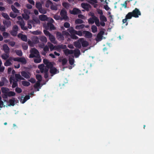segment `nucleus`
<instances>
[{
  "instance_id": "obj_1",
  "label": "nucleus",
  "mask_w": 154,
  "mask_h": 154,
  "mask_svg": "<svg viewBox=\"0 0 154 154\" xmlns=\"http://www.w3.org/2000/svg\"><path fill=\"white\" fill-rule=\"evenodd\" d=\"M92 18H90L88 19V22L89 24H92L95 23L97 26H100V21L99 19L94 14L91 15Z\"/></svg>"
},
{
  "instance_id": "obj_2",
  "label": "nucleus",
  "mask_w": 154,
  "mask_h": 154,
  "mask_svg": "<svg viewBox=\"0 0 154 154\" xmlns=\"http://www.w3.org/2000/svg\"><path fill=\"white\" fill-rule=\"evenodd\" d=\"M60 15L61 16L60 20H67L69 18L67 16V12L64 8L62 9L60 11Z\"/></svg>"
},
{
  "instance_id": "obj_3",
  "label": "nucleus",
  "mask_w": 154,
  "mask_h": 154,
  "mask_svg": "<svg viewBox=\"0 0 154 154\" xmlns=\"http://www.w3.org/2000/svg\"><path fill=\"white\" fill-rule=\"evenodd\" d=\"M13 81V84L12 86V88H14L16 87H17L18 86L17 83L18 81L17 79H15L14 77H10L9 81L10 84L12 83Z\"/></svg>"
},
{
  "instance_id": "obj_4",
  "label": "nucleus",
  "mask_w": 154,
  "mask_h": 154,
  "mask_svg": "<svg viewBox=\"0 0 154 154\" xmlns=\"http://www.w3.org/2000/svg\"><path fill=\"white\" fill-rule=\"evenodd\" d=\"M73 30V27H70L67 30L70 33V36L71 38L73 39H77L78 38L77 36L75 35V33L72 32V31Z\"/></svg>"
},
{
  "instance_id": "obj_5",
  "label": "nucleus",
  "mask_w": 154,
  "mask_h": 154,
  "mask_svg": "<svg viewBox=\"0 0 154 154\" xmlns=\"http://www.w3.org/2000/svg\"><path fill=\"white\" fill-rule=\"evenodd\" d=\"M18 30V26L17 25H15L13 26L12 30L10 32V33L12 35L15 36H16L17 35Z\"/></svg>"
},
{
  "instance_id": "obj_6",
  "label": "nucleus",
  "mask_w": 154,
  "mask_h": 154,
  "mask_svg": "<svg viewBox=\"0 0 154 154\" xmlns=\"http://www.w3.org/2000/svg\"><path fill=\"white\" fill-rule=\"evenodd\" d=\"M133 17L135 18H137L139 17V16L141 15V13L139 10L137 8H135L132 12H131Z\"/></svg>"
},
{
  "instance_id": "obj_7",
  "label": "nucleus",
  "mask_w": 154,
  "mask_h": 154,
  "mask_svg": "<svg viewBox=\"0 0 154 154\" xmlns=\"http://www.w3.org/2000/svg\"><path fill=\"white\" fill-rule=\"evenodd\" d=\"M46 29L48 30L49 29L50 31L56 29V28L54 25L51 23L48 22L47 24L45 26Z\"/></svg>"
},
{
  "instance_id": "obj_8",
  "label": "nucleus",
  "mask_w": 154,
  "mask_h": 154,
  "mask_svg": "<svg viewBox=\"0 0 154 154\" xmlns=\"http://www.w3.org/2000/svg\"><path fill=\"white\" fill-rule=\"evenodd\" d=\"M69 12L71 14L73 15H76L81 13V11L76 8H74L72 11L70 10Z\"/></svg>"
},
{
  "instance_id": "obj_9",
  "label": "nucleus",
  "mask_w": 154,
  "mask_h": 154,
  "mask_svg": "<svg viewBox=\"0 0 154 154\" xmlns=\"http://www.w3.org/2000/svg\"><path fill=\"white\" fill-rule=\"evenodd\" d=\"M81 42V38L78 39L77 41L75 42H74L73 44L74 46L76 48H77L79 49L81 48L82 47Z\"/></svg>"
},
{
  "instance_id": "obj_10",
  "label": "nucleus",
  "mask_w": 154,
  "mask_h": 154,
  "mask_svg": "<svg viewBox=\"0 0 154 154\" xmlns=\"http://www.w3.org/2000/svg\"><path fill=\"white\" fill-rule=\"evenodd\" d=\"M81 6L83 8L87 11H89V8H91V6L90 4L86 3H82L81 4Z\"/></svg>"
},
{
  "instance_id": "obj_11",
  "label": "nucleus",
  "mask_w": 154,
  "mask_h": 154,
  "mask_svg": "<svg viewBox=\"0 0 154 154\" xmlns=\"http://www.w3.org/2000/svg\"><path fill=\"white\" fill-rule=\"evenodd\" d=\"M83 34L85 35V37L86 38H90L92 36V34L90 32L87 31H83Z\"/></svg>"
},
{
  "instance_id": "obj_12",
  "label": "nucleus",
  "mask_w": 154,
  "mask_h": 154,
  "mask_svg": "<svg viewBox=\"0 0 154 154\" xmlns=\"http://www.w3.org/2000/svg\"><path fill=\"white\" fill-rule=\"evenodd\" d=\"M18 22V24L20 26L22 29L23 30H26L28 29L27 27L25 26V23L23 21H19Z\"/></svg>"
},
{
  "instance_id": "obj_13",
  "label": "nucleus",
  "mask_w": 154,
  "mask_h": 154,
  "mask_svg": "<svg viewBox=\"0 0 154 154\" xmlns=\"http://www.w3.org/2000/svg\"><path fill=\"white\" fill-rule=\"evenodd\" d=\"M57 37L59 40H64V37L62 34L60 32H57L56 33Z\"/></svg>"
},
{
  "instance_id": "obj_14",
  "label": "nucleus",
  "mask_w": 154,
  "mask_h": 154,
  "mask_svg": "<svg viewBox=\"0 0 154 154\" xmlns=\"http://www.w3.org/2000/svg\"><path fill=\"white\" fill-rule=\"evenodd\" d=\"M17 61L21 62L24 64H26L27 63L26 60L24 57H17Z\"/></svg>"
},
{
  "instance_id": "obj_15",
  "label": "nucleus",
  "mask_w": 154,
  "mask_h": 154,
  "mask_svg": "<svg viewBox=\"0 0 154 154\" xmlns=\"http://www.w3.org/2000/svg\"><path fill=\"white\" fill-rule=\"evenodd\" d=\"M81 46L83 47H87L89 45L88 42L86 40H85L83 38H81Z\"/></svg>"
},
{
  "instance_id": "obj_16",
  "label": "nucleus",
  "mask_w": 154,
  "mask_h": 154,
  "mask_svg": "<svg viewBox=\"0 0 154 154\" xmlns=\"http://www.w3.org/2000/svg\"><path fill=\"white\" fill-rule=\"evenodd\" d=\"M3 50L5 53L9 54L10 49L7 44H4L3 46Z\"/></svg>"
},
{
  "instance_id": "obj_17",
  "label": "nucleus",
  "mask_w": 154,
  "mask_h": 154,
  "mask_svg": "<svg viewBox=\"0 0 154 154\" xmlns=\"http://www.w3.org/2000/svg\"><path fill=\"white\" fill-rule=\"evenodd\" d=\"M21 73L22 76L26 79H29L30 77L29 72H27L25 71H22Z\"/></svg>"
},
{
  "instance_id": "obj_18",
  "label": "nucleus",
  "mask_w": 154,
  "mask_h": 154,
  "mask_svg": "<svg viewBox=\"0 0 154 154\" xmlns=\"http://www.w3.org/2000/svg\"><path fill=\"white\" fill-rule=\"evenodd\" d=\"M58 60L59 62L62 63V64L63 66H64L66 65L68 61L67 60L66 58L62 59L60 58L58 59Z\"/></svg>"
},
{
  "instance_id": "obj_19",
  "label": "nucleus",
  "mask_w": 154,
  "mask_h": 154,
  "mask_svg": "<svg viewBox=\"0 0 154 154\" xmlns=\"http://www.w3.org/2000/svg\"><path fill=\"white\" fill-rule=\"evenodd\" d=\"M31 52L33 53L35 55V54L36 56L38 57L39 56V52L38 50L35 48H32L31 49Z\"/></svg>"
},
{
  "instance_id": "obj_20",
  "label": "nucleus",
  "mask_w": 154,
  "mask_h": 154,
  "mask_svg": "<svg viewBox=\"0 0 154 154\" xmlns=\"http://www.w3.org/2000/svg\"><path fill=\"white\" fill-rule=\"evenodd\" d=\"M74 54L75 57H78L79 55L81 54L80 50L78 49H75L74 50Z\"/></svg>"
},
{
  "instance_id": "obj_21",
  "label": "nucleus",
  "mask_w": 154,
  "mask_h": 154,
  "mask_svg": "<svg viewBox=\"0 0 154 154\" xmlns=\"http://www.w3.org/2000/svg\"><path fill=\"white\" fill-rule=\"evenodd\" d=\"M57 70L55 67H53L51 68L50 69V72L51 73L55 74L57 73Z\"/></svg>"
},
{
  "instance_id": "obj_22",
  "label": "nucleus",
  "mask_w": 154,
  "mask_h": 154,
  "mask_svg": "<svg viewBox=\"0 0 154 154\" xmlns=\"http://www.w3.org/2000/svg\"><path fill=\"white\" fill-rule=\"evenodd\" d=\"M8 82L5 77H2L1 79V81H0V86L2 87L4 85L5 83Z\"/></svg>"
},
{
  "instance_id": "obj_23",
  "label": "nucleus",
  "mask_w": 154,
  "mask_h": 154,
  "mask_svg": "<svg viewBox=\"0 0 154 154\" xmlns=\"http://www.w3.org/2000/svg\"><path fill=\"white\" fill-rule=\"evenodd\" d=\"M20 35H21V39L22 41L26 42L27 41V37L26 35H23L21 34L20 33L18 34V36L19 37Z\"/></svg>"
},
{
  "instance_id": "obj_24",
  "label": "nucleus",
  "mask_w": 154,
  "mask_h": 154,
  "mask_svg": "<svg viewBox=\"0 0 154 154\" xmlns=\"http://www.w3.org/2000/svg\"><path fill=\"white\" fill-rule=\"evenodd\" d=\"M38 68L40 69L41 73H43L45 71V65L44 64H42L38 66Z\"/></svg>"
},
{
  "instance_id": "obj_25",
  "label": "nucleus",
  "mask_w": 154,
  "mask_h": 154,
  "mask_svg": "<svg viewBox=\"0 0 154 154\" xmlns=\"http://www.w3.org/2000/svg\"><path fill=\"white\" fill-rule=\"evenodd\" d=\"M3 23L4 26H6L7 28L10 26L11 25V22L10 21L4 20Z\"/></svg>"
},
{
  "instance_id": "obj_26",
  "label": "nucleus",
  "mask_w": 154,
  "mask_h": 154,
  "mask_svg": "<svg viewBox=\"0 0 154 154\" xmlns=\"http://www.w3.org/2000/svg\"><path fill=\"white\" fill-rule=\"evenodd\" d=\"M72 31H73L72 32L75 33L76 35H77L80 36H82V35L83 32H82L81 31H77L73 28V30Z\"/></svg>"
},
{
  "instance_id": "obj_27",
  "label": "nucleus",
  "mask_w": 154,
  "mask_h": 154,
  "mask_svg": "<svg viewBox=\"0 0 154 154\" xmlns=\"http://www.w3.org/2000/svg\"><path fill=\"white\" fill-rule=\"evenodd\" d=\"M62 5L63 7L67 9H68L70 7V4L67 2H63L62 3Z\"/></svg>"
},
{
  "instance_id": "obj_28",
  "label": "nucleus",
  "mask_w": 154,
  "mask_h": 154,
  "mask_svg": "<svg viewBox=\"0 0 154 154\" xmlns=\"http://www.w3.org/2000/svg\"><path fill=\"white\" fill-rule=\"evenodd\" d=\"M39 18L41 21H45L47 20L48 18L46 15H41L39 16Z\"/></svg>"
},
{
  "instance_id": "obj_29",
  "label": "nucleus",
  "mask_w": 154,
  "mask_h": 154,
  "mask_svg": "<svg viewBox=\"0 0 154 154\" xmlns=\"http://www.w3.org/2000/svg\"><path fill=\"white\" fill-rule=\"evenodd\" d=\"M1 91L2 93L7 94L8 93V91H9V89L7 88L2 87L1 88Z\"/></svg>"
},
{
  "instance_id": "obj_30",
  "label": "nucleus",
  "mask_w": 154,
  "mask_h": 154,
  "mask_svg": "<svg viewBox=\"0 0 154 154\" xmlns=\"http://www.w3.org/2000/svg\"><path fill=\"white\" fill-rule=\"evenodd\" d=\"M48 69L47 68L45 67V71H44V72L45 73L44 75V77L45 79H47L48 77Z\"/></svg>"
},
{
  "instance_id": "obj_31",
  "label": "nucleus",
  "mask_w": 154,
  "mask_h": 154,
  "mask_svg": "<svg viewBox=\"0 0 154 154\" xmlns=\"http://www.w3.org/2000/svg\"><path fill=\"white\" fill-rule=\"evenodd\" d=\"M9 57V54L5 53L4 54L2 55L1 57L2 59L6 60H7Z\"/></svg>"
},
{
  "instance_id": "obj_32",
  "label": "nucleus",
  "mask_w": 154,
  "mask_h": 154,
  "mask_svg": "<svg viewBox=\"0 0 154 154\" xmlns=\"http://www.w3.org/2000/svg\"><path fill=\"white\" fill-rule=\"evenodd\" d=\"M85 26V25L83 24L80 25H76L75 27V29H83Z\"/></svg>"
},
{
  "instance_id": "obj_33",
  "label": "nucleus",
  "mask_w": 154,
  "mask_h": 154,
  "mask_svg": "<svg viewBox=\"0 0 154 154\" xmlns=\"http://www.w3.org/2000/svg\"><path fill=\"white\" fill-rule=\"evenodd\" d=\"M49 39L50 41L52 43H54L55 40V37L51 34L49 36Z\"/></svg>"
},
{
  "instance_id": "obj_34",
  "label": "nucleus",
  "mask_w": 154,
  "mask_h": 154,
  "mask_svg": "<svg viewBox=\"0 0 154 154\" xmlns=\"http://www.w3.org/2000/svg\"><path fill=\"white\" fill-rule=\"evenodd\" d=\"M32 40L34 44H37L39 42V39L37 36L34 37Z\"/></svg>"
},
{
  "instance_id": "obj_35",
  "label": "nucleus",
  "mask_w": 154,
  "mask_h": 154,
  "mask_svg": "<svg viewBox=\"0 0 154 154\" xmlns=\"http://www.w3.org/2000/svg\"><path fill=\"white\" fill-rule=\"evenodd\" d=\"M40 82H41L37 81V82L35 84L34 86V88L35 89H37L38 91H39V89L38 88L40 85Z\"/></svg>"
},
{
  "instance_id": "obj_36",
  "label": "nucleus",
  "mask_w": 154,
  "mask_h": 154,
  "mask_svg": "<svg viewBox=\"0 0 154 154\" xmlns=\"http://www.w3.org/2000/svg\"><path fill=\"white\" fill-rule=\"evenodd\" d=\"M100 19L101 21L106 22L107 21L106 17L104 15H100Z\"/></svg>"
},
{
  "instance_id": "obj_37",
  "label": "nucleus",
  "mask_w": 154,
  "mask_h": 154,
  "mask_svg": "<svg viewBox=\"0 0 154 154\" xmlns=\"http://www.w3.org/2000/svg\"><path fill=\"white\" fill-rule=\"evenodd\" d=\"M36 57H37V58L34 59V62L36 63H40L42 60V59L40 57V55H39V56Z\"/></svg>"
},
{
  "instance_id": "obj_38",
  "label": "nucleus",
  "mask_w": 154,
  "mask_h": 154,
  "mask_svg": "<svg viewBox=\"0 0 154 154\" xmlns=\"http://www.w3.org/2000/svg\"><path fill=\"white\" fill-rule=\"evenodd\" d=\"M40 40L43 42L46 43L47 42V39L46 38L45 36H41L39 38Z\"/></svg>"
},
{
  "instance_id": "obj_39",
  "label": "nucleus",
  "mask_w": 154,
  "mask_h": 154,
  "mask_svg": "<svg viewBox=\"0 0 154 154\" xmlns=\"http://www.w3.org/2000/svg\"><path fill=\"white\" fill-rule=\"evenodd\" d=\"M132 17H133V15L131 12H129L125 16L127 19H131Z\"/></svg>"
},
{
  "instance_id": "obj_40",
  "label": "nucleus",
  "mask_w": 154,
  "mask_h": 154,
  "mask_svg": "<svg viewBox=\"0 0 154 154\" xmlns=\"http://www.w3.org/2000/svg\"><path fill=\"white\" fill-rule=\"evenodd\" d=\"M11 7L12 10L15 13H19V11L18 10L17 8H16L14 5H11Z\"/></svg>"
},
{
  "instance_id": "obj_41",
  "label": "nucleus",
  "mask_w": 154,
  "mask_h": 154,
  "mask_svg": "<svg viewBox=\"0 0 154 154\" xmlns=\"http://www.w3.org/2000/svg\"><path fill=\"white\" fill-rule=\"evenodd\" d=\"M91 29L93 33H95L97 31V28L96 26L93 25L92 26Z\"/></svg>"
},
{
  "instance_id": "obj_42",
  "label": "nucleus",
  "mask_w": 154,
  "mask_h": 154,
  "mask_svg": "<svg viewBox=\"0 0 154 154\" xmlns=\"http://www.w3.org/2000/svg\"><path fill=\"white\" fill-rule=\"evenodd\" d=\"M52 3H53L50 0H48L47 1L45 5V7L47 8H48L49 7L50 5H51Z\"/></svg>"
},
{
  "instance_id": "obj_43",
  "label": "nucleus",
  "mask_w": 154,
  "mask_h": 154,
  "mask_svg": "<svg viewBox=\"0 0 154 154\" xmlns=\"http://www.w3.org/2000/svg\"><path fill=\"white\" fill-rule=\"evenodd\" d=\"M15 52L17 55L20 57H21L22 56V52L21 50H15Z\"/></svg>"
},
{
  "instance_id": "obj_44",
  "label": "nucleus",
  "mask_w": 154,
  "mask_h": 154,
  "mask_svg": "<svg viewBox=\"0 0 154 154\" xmlns=\"http://www.w3.org/2000/svg\"><path fill=\"white\" fill-rule=\"evenodd\" d=\"M22 84L24 86H28L30 85V83L27 81H23L22 82Z\"/></svg>"
},
{
  "instance_id": "obj_45",
  "label": "nucleus",
  "mask_w": 154,
  "mask_h": 154,
  "mask_svg": "<svg viewBox=\"0 0 154 154\" xmlns=\"http://www.w3.org/2000/svg\"><path fill=\"white\" fill-rule=\"evenodd\" d=\"M53 64L51 62H49V63L46 65V68L48 69L49 68L50 69L51 68H52L53 67Z\"/></svg>"
},
{
  "instance_id": "obj_46",
  "label": "nucleus",
  "mask_w": 154,
  "mask_h": 154,
  "mask_svg": "<svg viewBox=\"0 0 154 154\" xmlns=\"http://www.w3.org/2000/svg\"><path fill=\"white\" fill-rule=\"evenodd\" d=\"M15 77L16 78L15 79H20V80H23L24 79L19 74H15Z\"/></svg>"
},
{
  "instance_id": "obj_47",
  "label": "nucleus",
  "mask_w": 154,
  "mask_h": 154,
  "mask_svg": "<svg viewBox=\"0 0 154 154\" xmlns=\"http://www.w3.org/2000/svg\"><path fill=\"white\" fill-rule=\"evenodd\" d=\"M75 24H82L84 23V21L80 19H77L75 20Z\"/></svg>"
},
{
  "instance_id": "obj_48",
  "label": "nucleus",
  "mask_w": 154,
  "mask_h": 154,
  "mask_svg": "<svg viewBox=\"0 0 154 154\" xmlns=\"http://www.w3.org/2000/svg\"><path fill=\"white\" fill-rule=\"evenodd\" d=\"M15 94V93L14 91H8V97L14 96Z\"/></svg>"
},
{
  "instance_id": "obj_49",
  "label": "nucleus",
  "mask_w": 154,
  "mask_h": 154,
  "mask_svg": "<svg viewBox=\"0 0 154 154\" xmlns=\"http://www.w3.org/2000/svg\"><path fill=\"white\" fill-rule=\"evenodd\" d=\"M36 78L38 80L37 81L41 82L42 80V77L41 75L39 74H37L36 75Z\"/></svg>"
},
{
  "instance_id": "obj_50",
  "label": "nucleus",
  "mask_w": 154,
  "mask_h": 154,
  "mask_svg": "<svg viewBox=\"0 0 154 154\" xmlns=\"http://www.w3.org/2000/svg\"><path fill=\"white\" fill-rule=\"evenodd\" d=\"M12 63L8 59L4 63V65L5 66H8L11 65Z\"/></svg>"
},
{
  "instance_id": "obj_51",
  "label": "nucleus",
  "mask_w": 154,
  "mask_h": 154,
  "mask_svg": "<svg viewBox=\"0 0 154 154\" xmlns=\"http://www.w3.org/2000/svg\"><path fill=\"white\" fill-rule=\"evenodd\" d=\"M2 15V16L7 20H9L10 19L9 16L7 13H3Z\"/></svg>"
},
{
  "instance_id": "obj_52",
  "label": "nucleus",
  "mask_w": 154,
  "mask_h": 154,
  "mask_svg": "<svg viewBox=\"0 0 154 154\" xmlns=\"http://www.w3.org/2000/svg\"><path fill=\"white\" fill-rule=\"evenodd\" d=\"M69 64L72 65L74 63V60L72 57H69Z\"/></svg>"
},
{
  "instance_id": "obj_53",
  "label": "nucleus",
  "mask_w": 154,
  "mask_h": 154,
  "mask_svg": "<svg viewBox=\"0 0 154 154\" xmlns=\"http://www.w3.org/2000/svg\"><path fill=\"white\" fill-rule=\"evenodd\" d=\"M30 98V96L29 95H26L24 97L23 100L22 102V103H25L27 100L29 99Z\"/></svg>"
},
{
  "instance_id": "obj_54",
  "label": "nucleus",
  "mask_w": 154,
  "mask_h": 154,
  "mask_svg": "<svg viewBox=\"0 0 154 154\" xmlns=\"http://www.w3.org/2000/svg\"><path fill=\"white\" fill-rule=\"evenodd\" d=\"M36 7L39 10L42 7V5L40 2H38L36 3L35 4Z\"/></svg>"
},
{
  "instance_id": "obj_55",
  "label": "nucleus",
  "mask_w": 154,
  "mask_h": 154,
  "mask_svg": "<svg viewBox=\"0 0 154 154\" xmlns=\"http://www.w3.org/2000/svg\"><path fill=\"white\" fill-rule=\"evenodd\" d=\"M39 12L41 14H45L46 13V11L44 9H43L42 7L38 10Z\"/></svg>"
},
{
  "instance_id": "obj_56",
  "label": "nucleus",
  "mask_w": 154,
  "mask_h": 154,
  "mask_svg": "<svg viewBox=\"0 0 154 154\" xmlns=\"http://www.w3.org/2000/svg\"><path fill=\"white\" fill-rule=\"evenodd\" d=\"M22 47L24 50H26L28 49V46L27 44L24 43L22 45Z\"/></svg>"
},
{
  "instance_id": "obj_57",
  "label": "nucleus",
  "mask_w": 154,
  "mask_h": 154,
  "mask_svg": "<svg viewBox=\"0 0 154 154\" xmlns=\"http://www.w3.org/2000/svg\"><path fill=\"white\" fill-rule=\"evenodd\" d=\"M51 8L52 10L56 11L57 9V6L54 5L52 4L51 6Z\"/></svg>"
},
{
  "instance_id": "obj_58",
  "label": "nucleus",
  "mask_w": 154,
  "mask_h": 154,
  "mask_svg": "<svg viewBox=\"0 0 154 154\" xmlns=\"http://www.w3.org/2000/svg\"><path fill=\"white\" fill-rule=\"evenodd\" d=\"M2 35L5 38H7L10 35V34L6 32H4L2 33Z\"/></svg>"
},
{
  "instance_id": "obj_59",
  "label": "nucleus",
  "mask_w": 154,
  "mask_h": 154,
  "mask_svg": "<svg viewBox=\"0 0 154 154\" xmlns=\"http://www.w3.org/2000/svg\"><path fill=\"white\" fill-rule=\"evenodd\" d=\"M15 91L18 93H20L22 92V90L20 88L17 87L15 89Z\"/></svg>"
},
{
  "instance_id": "obj_60",
  "label": "nucleus",
  "mask_w": 154,
  "mask_h": 154,
  "mask_svg": "<svg viewBox=\"0 0 154 154\" xmlns=\"http://www.w3.org/2000/svg\"><path fill=\"white\" fill-rule=\"evenodd\" d=\"M22 16L23 18L26 20L29 19V15L27 14H23Z\"/></svg>"
},
{
  "instance_id": "obj_61",
  "label": "nucleus",
  "mask_w": 154,
  "mask_h": 154,
  "mask_svg": "<svg viewBox=\"0 0 154 154\" xmlns=\"http://www.w3.org/2000/svg\"><path fill=\"white\" fill-rule=\"evenodd\" d=\"M63 26L66 28H69L70 27V24L69 23L66 22L64 23Z\"/></svg>"
},
{
  "instance_id": "obj_62",
  "label": "nucleus",
  "mask_w": 154,
  "mask_h": 154,
  "mask_svg": "<svg viewBox=\"0 0 154 154\" xmlns=\"http://www.w3.org/2000/svg\"><path fill=\"white\" fill-rule=\"evenodd\" d=\"M0 30L1 32H4L6 30V28L5 26H4L3 25L0 26Z\"/></svg>"
},
{
  "instance_id": "obj_63",
  "label": "nucleus",
  "mask_w": 154,
  "mask_h": 154,
  "mask_svg": "<svg viewBox=\"0 0 154 154\" xmlns=\"http://www.w3.org/2000/svg\"><path fill=\"white\" fill-rule=\"evenodd\" d=\"M43 32L45 35L46 36H49L51 34L49 32V31L46 30H44Z\"/></svg>"
},
{
  "instance_id": "obj_64",
  "label": "nucleus",
  "mask_w": 154,
  "mask_h": 154,
  "mask_svg": "<svg viewBox=\"0 0 154 154\" xmlns=\"http://www.w3.org/2000/svg\"><path fill=\"white\" fill-rule=\"evenodd\" d=\"M102 37L103 35L98 34L97 36V40H102Z\"/></svg>"
}]
</instances>
